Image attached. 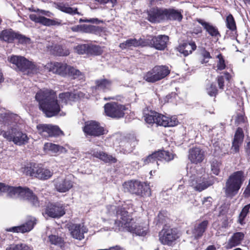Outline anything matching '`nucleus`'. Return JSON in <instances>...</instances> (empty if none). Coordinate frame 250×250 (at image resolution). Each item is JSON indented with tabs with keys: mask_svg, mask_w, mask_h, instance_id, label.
<instances>
[{
	"mask_svg": "<svg viewBox=\"0 0 250 250\" xmlns=\"http://www.w3.org/2000/svg\"><path fill=\"white\" fill-rule=\"evenodd\" d=\"M79 22H90V23H99L100 22H102V21L98 20L97 18H92L90 19H80L79 20Z\"/></svg>",
	"mask_w": 250,
	"mask_h": 250,
	"instance_id": "57",
	"label": "nucleus"
},
{
	"mask_svg": "<svg viewBox=\"0 0 250 250\" xmlns=\"http://www.w3.org/2000/svg\"><path fill=\"white\" fill-rule=\"evenodd\" d=\"M216 58L218 59L217 61L216 71H221L225 69L226 67V65L223 55L220 53L217 55Z\"/></svg>",
	"mask_w": 250,
	"mask_h": 250,
	"instance_id": "48",
	"label": "nucleus"
},
{
	"mask_svg": "<svg viewBox=\"0 0 250 250\" xmlns=\"http://www.w3.org/2000/svg\"><path fill=\"white\" fill-rule=\"evenodd\" d=\"M68 229L72 237L79 240L83 239L84 238V233L88 232V229L83 224H70Z\"/></svg>",
	"mask_w": 250,
	"mask_h": 250,
	"instance_id": "22",
	"label": "nucleus"
},
{
	"mask_svg": "<svg viewBox=\"0 0 250 250\" xmlns=\"http://www.w3.org/2000/svg\"><path fill=\"white\" fill-rule=\"evenodd\" d=\"M34 12H38L40 14L45 15L48 17H52L53 16V14L49 11L41 10L38 8L37 9V10H34Z\"/></svg>",
	"mask_w": 250,
	"mask_h": 250,
	"instance_id": "58",
	"label": "nucleus"
},
{
	"mask_svg": "<svg viewBox=\"0 0 250 250\" xmlns=\"http://www.w3.org/2000/svg\"><path fill=\"white\" fill-rule=\"evenodd\" d=\"M168 41V36L165 35H159L152 37L151 39H145V44H146V46H148L156 50L163 51L167 47Z\"/></svg>",
	"mask_w": 250,
	"mask_h": 250,
	"instance_id": "12",
	"label": "nucleus"
},
{
	"mask_svg": "<svg viewBox=\"0 0 250 250\" xmlns=\"http://www.w3.org/2000/svg\"><path fill=\"white\" fill-rule=\"evenodd\" d=\"M246 153L247 154L248 160L250 162V142H249L247 144Z\"/></svg>",
	"mask_w": 250,
	"mask_h": 250,
	"instance_id": "62",
	"label": "nucleus"
},
{
	"mask_svg": "<svg viewBox=\"0 0 250 250\" xmlns=\"http://www.w3.org/2000/svg\"><path fill=\"white\" fill-rule=\"evenodd\" d=\"M66 153H68L70 154V156L72 158L76 159L79 157V151L75 148H69V150H67Z\"/></svg>",
	"mask_w": 250,
	"mask_h": 250,
	"instance_id": "56",
	"label": "nucleus"
},
{
	"mask_svg": "<svg viewBox=\"0 0 250 250\" xmlns=\"http://www.w3.org/2000/svg\"><path fill=\"white\" fill-rule=\"evenodd\" d=\"M0 191L6 192L11 198H18L28 201L36 207H43L45 206L42 201H39L32 190L26 187H14L5 185L0 183Z\"/></svg>",
	"mask_w": 250,
	"mask_h": 250,
	"instance_id": "3",
	"label": "nucleus"
},
{
	"mask_svg": "<svg viewBox=\"0 0 250 250\" xmlns=\"http://www.w3.org/2000/svg\"><path fill=\"white\" fill-rule=\"evenodd\" d=\"M95 1L100 4H105L109 2H111L112 3H114L116 2V0H95Z\"/></svg>",
	"mask_w": 250,
	"mask_h": 250,
	"instance_id": "60",
	"label": "nucleus"
},
{
	"mask_svg": "<svg viewBox=\"0 0 250 250\" xmlns=\"http://www.w3.org/2000/svg\"><path fill=\"white\" fill-rule=\"evenodd\" d=\"M173 158L174 155L172 153L167 151L159 150L149 155L145 159L144 162L145 164L156 163V165L158 166L159 165L158 161H164L168 162L173 160Z\"/></svg>",
	"mask_w": 250,
	"mask_h": 250,
	"instance_id": "13",
	"label": "nucleus"
},
{
	"mask_svg": "<svg viewBox=\"0 0 250 250\" xmlns=\"http://www.w3.org/2000/svg\"><path fill=\"white\" fill-rule=\"evenodd\" d=\"M70 66L66 63L53 62L48 63L45 65V69L49 72L57 74L62 76H65L68 74V67Z\"/></svg>",
	"mask_w": 250,
	"mask_h": 250,
	"instance_id": "19",
	"label": "nucleus"
},
{
	"mask_svg": "<svg viewBox=\"0 0 250 250\" xmlns=\"http://www.w3.org/2000/svg\"><path fill=\"white\" fill-rule=\"evenodd\" d=\"M36 224V219L34 217H32L24 224L19 226L7 228L5 229V230L9 232L24 233L32 229Z\"/></svg>",
	"mask_w": 250,
	"mask_h": 250,
	"instance_id": "24",
	"label": "nucleus"
},
{
	"mask_svg": "<svg viewBox=\"0 0 250 250\" xmlns=\"http://www.w3.org/2000/svg\"><path fill=\"white\" fill-rule=\"evenodd\" d=\"M20 246H21L22 248V250H33L32 248L29 247L28 246L25 245V244H20Z\"/></svg>",
	"mask_w": 250,
	"mask_h": 250,
	"instance_id": "64",
	"label": "nucleus"
},
{
	"mask_svg": "<svg viewBox=\"0 0 250 250\" xmlns=\"http://www.w3.org/2000/svg\"><path fill=\"white\" fill-rule=\"evenodd\" d=\"M199 167H191L188 170L189 177L188 184L195 190L201 192L213 184V182L208 180L206 174H202L199 172Z\"/></svg>",
	"mask_w": 250,
	"mask_h": 250,
	"instance_id": "4",
	"label": "nucleus"
},
{
	"mask_svg": "<svg viewBox=\"0 0 250 250\" xmlns=\"http://www.w3.org/2000/svg\"><path fill=\"white\" fill-rule=\"evenodd\" d=\"M49 242L51 244L62 247L63 244V240L61 237L56 235H50L48 236Z\"/></svg>",
	"mask_w": 250,
	"mask_h": 250,
	"instance_id": "44",
	"label": "nucleus"
},
{
	"mask_svg": "<svg viewBox=\"0 0 250 250\" xmlns=\"http://www.w3.org/2000/svg\"><path fill=\"white\" fill-rule=\"evenodd\" d=\"M244 236L245 234L242 232L234 233L229 239L227 245V248L231 249L238 246L243 240Z\"/></svg>",
	"mask_w": 250,
	"mask_h": 250,
	"instance_id": "31",
	"label": "nucleus"
},
{
	"mask_svg": "<svg viewBox=\"0 0 250 250\" xmlns=\"http://www.w3.org/2000/svg\"><path fill=\"white\" fill-rule=\"evenodd\" d=\"M188 159L193 163H201L204 159V152L199 147H194L189 150Z\"/></svg>",
	"mask_w": 250,
	"mask_h": 250,
	"instance_id": "26",
	"label": "nucleus"
},
{
	"mask_svg": "<svg viewBox=\"0 0 250 250\" xmlns=\"http://www.w3.org/2000/svg\"><path fill=\"white\" fill-rule=\"evenodd\" d=\"M126 208L125 205L124 207L107 206L109 213H114L116 211V218L114 219L115 230L127 231L139 236L146 235L148 230L147 224L133 218L125 210Z\"/></svg>",
	"mask_w": 250,
	"mask_h": 250,
	"instance_id": "2",
	"label": "nucleus"
},
{
	"mask_svg": "<svg viewBox=\"0 0 250 250\" xmlns=\"http://www.w3.org/2000/svg\"><path fill=\"white\" fill-rule=\"evenodd\" d=\"M30 19L36 23H39L45 26L62 25H66V23H62L61 20L55 19L52 20L46 18L40 15H37L33 14L29 15Z\"/></svg>",
	"mask_w": 250,
	"mask_h": 250,
	"instance_id": "21",
	"label": "nucleus"
},
{
	"mask_svg": "<svg viewBox=\"0 0 250 250\" xmlns=\"http://www.w3.org/2000/svg\"><path fill=\"white\" fill-rule=\"evenodd\" d=\"M197 21L201 24L206 31L212 37L218 38L220 36L217 28L210 23L207 22L202 19H197Z\"/></svg>",
	"mask_w": 250,
	"mask_h": 250,
	"instance_id": "30",
	"label": "nucleus"
},
{
	"mask_svg": "<svg viewBox=\"0 0 250 250\" xmlns=\"http://www.w3.org/2000/svg\"><path fill=\"white\" fill-rule=\"evenodd\" d=\"M92 155L105 163H115L116 162V159L113 157L112 155H108L107 154L103 151H96L95 150L91 152Z\"/></svg>",
	"mask_w": 250,
	"mask_h": 250,
	"instance_id": "37",
	"label": "nucleus"
},
{
	"mask_svg": "<svg viewBox=\"0 0 250 250\" xmlns=\"http://www.w3.org/2000/svg\"><path fill=\"white\" fill-rule=\"evenodd\" d=\"M231 76L228 72H225L223 75L217 77V83L220 89L224 90L225 82L229 81Z\"/></svg>",
	"mask_w": 250,
	"mask_h": 250,
	"instance_id": "40",
	"label": "nucleus"
},
{
	"mask_svg": "<svg viewBox=\"0 0 250 250\" xmlns=\"http://www.w3.org/2000/svg\"><path fill=\"white\" fill-rule=\"evenodd\" d=\"M170 73L168 67L166 65H157L148 71L144 76V79L149 83H155L160 81Z\"/></svg>",
	"mask_w": 250,
	"mask_h": 250,
	"instance_id": "9",
	"label": "nucleus"
},
{
	"mask_svg": "<svg viewBox=\"0 0 250 250\" xmlns=\"http://www.w3.org/2000/svg\"><path fill=\"white\" fill-rule=\"evenodd\" d=\"M135 143H136V142H135V139L133 138H132V142H131V144L130 145L131 146L132 145H133V146H131V148H129L128 149H125V153H129L130 152H131L132 151L133 147L134 146Z\"/></svg>",
	"mask_w": 250,
	"mask_h": 250,
	"instance_id": "63",
	"label": "nucleus"
},
{
	"mask_svg": "<svg viewBox=\"0 0 250 250\" xmlns=\"http://www.w3.org/2000/svg\"><path fill=\"white\" fill-rule=\"evenodd\" d=\"M83 131L87 135L93 136H99L104 134V128L96 121H91L86 122Z\"/></svg>",
	"mask_w": 250,
	"mask_h": 250,
	"instance_id": "17",
	"label": "nucleus"
},
{
	"mask_svg": "<svg viewBox=\"0 0 250 250\" xmlns=\"http://www.w3.org/2000/svg\"><path fill=\"white\" fill-rule=\"evenodd\" d=\"M145 39H140L137 40L136 39H129L125 42L120 44V47L122 49H132L133 47L138 46H146L145 44Z\"/></svg>",
	"mask_w": 250,
	"mask_h": 250,
	"instance_id": "27",
	"label": "nucleus"
},
{
	"mask_svg": "<svg viewBox=\"0 0 250 250\" xmlns=\"http://www.w3.org/2000/svg\"><path fill=\"white\" fill-rule=\"evenodd\" d=\"M50 51L53 54L60 56H67L69 54L68 50L65 48H64L60 45H55V46H51Z\"/></svg>",
	"mask_w": 250,
	"mask_h": 250,
	"instance_id": "39",
	"label": "nucleus"
},
{
	"mask_svg": "<svg viewBox=\"0 0 250 250\" xmlns=\"http://www.w3.org/2000/svg\"><path fill=\"white\" fill-rule=\"evenodd\" d=\"M8 61L16 69L21 71L23 74L30 75L39 72V68L24 57L12 55L8 58Z\"/></svg>",
	"mask_w": 250,
	"mask_h": 250,
	"instance_id": "6",
	"label": "nucleus"
},
{
	"mask_svg": "<svg viewBox=\"0 0 250 250\" xmlns=\"http://www.w3.org/2000/svg\"><path fill=\"white\" fill-rule=\"evenodd\" d=\"M39 133L45 138L49 137V125L40 124L37 126Z\"/></svg>",
	"mask_w": 250,
	"mask_h": 250,
	"instance_id": "42",
	"label": "nucleus"
},
{
	"mask_svg": "<svg viewBox=\"0 0 250 250\" xmlns=\"http://www.w3.org/2000/svg\"><path fill=\"white\" fill-rule=\"evenodd\" d=\"M212 199L211 197H207L203 198L202 204L203 208L206 209L209 208L212 205Z\"/></svg>",
	"mask_w": 250,
	"mask_h": 250,
	"instance_id": "55",
	"label": "nucleus"
},
{
	"mask_svg": "<svg viewBox=\"0 0 250 250\" xmlns=\"http://www.w3.org/2000/svg\"><path fill=\"white\" fill-rule=\"evenodd\" d=\"M98 27L86 24H81V32L85 33H94L97 30Z\"/></svg>",
	"mask_w": 250,
	"mask_h": 250,
	"instance_id": "52",
	"label": "nucleus"
},
{
	"mask_svg": "<svg viewBox=\"0 0 250 250\" xmlns=\"http://www.w3.org/2000/svg\"><path fill=\"white\" fill-rule=\"evenodd\" d=\"M182 10L174 8H165V21H180L183 19Z\"/></svg>",
	"mask_w": 250,
	"mask_h": 250,
	"instance_id": "28",
	"label": "nucleus"
},
{
	"mask_svg": "<svg viewBox=\"0 0 250 250\" xmlns=\"http://www.w3.org/2000/svg\"><path fill=\"white\" fill-rule=\"evenodd\" d=\"M54 183L56 190L61 193L69 191L73 186L71 176L58 177L54 180Z\"/></svg>",
	"mask_w": 250,
	"mask_h": 250,
	"instance_id": "15",
	"label": "nucleus"
},
{
	"mask_svg": "<svg viewBox=\"0 0 250 250\" xmlns=\"http://www.w3.org/2000/svg\"><path fill=\"white\" fill-rule=\"evenodd\" d=\"M245 180L244 173L242 171L234 172L227 179L223 190L227 197H232L236 195Z\"/></svg>",
	"mask_w": 250,
	"mask_h": 250,
	"instance_id": "5",
	"label": "nucleus"
},
{
	"mask_svg": "<svg viewBox=\"0 0 250 250\" xmlns=\"http://www.w3.org/2000/svg\"><path fill=\"white\" fill-rule=\"evenodd\" d=\"M157 112L150 111L147 113H144V118L146 122L149 125L155 123V118H157Z\"/></svg>",
	"mask_w": 250,
	"mask_h": 250,
	"instance_id": "41",
	"label": "nucleus"
},
{
	"mask_svg": "<svg viewBox=\"0 0 250 250\" xmlns=\"http://www.w3.org/2000/svg\"><path fill=\"white\" fill-rule=\"evenodd\" d=\"M226 23L227 28L231 31H234L236 29L235 21L231 14L227 17Z\"/></svg>",
	"mask_w": 250,
	"mask_h": 250,
	"instance_id": "47",
	"label": "nucleus"
},
{
	"mask_svg": "<svg viewBox=\"0 0 250 250\" xmlns=\"http://www.w3.org/2000/svg\"><path fill=\"white\" fill-rule=\"evenodd\" d=\"M103 52L102 48L98 45L88 44V54L92 55H100Z\"/></svg>",
	"mask_w": 250,
	"mask_h": 250,
	"instance_id": "45",
	"label": "nucleus"
},
{
	"mask_svg": "<svg viewBox=\"0 0 250 250\" xmlns=\"http://www.w3.org/2000/svg\"><path fill=\"white\" fill-rule=\"evenodd\" d=\"M201 56L203 58L201 61L202 63H207L209 61V59L211 58V56L208 51L204 49L201 52Z\"/></svg>",
	"mask_w": 250,
	"mask_h": 250,
	"instance_id": "53",
	"label": "nucleus"
},
{
	"mask_svg": "<svg viewBox=\"0 0 250 250\" xmlns=\"http://www.w3.org/2000/svg\"><path fill=\"white\" fill-rule=\"evenodd\" d=\"M67 74L73 77L74 79H77L82 81H84L85 80V76L83 72L71 66L68 67Z\"/></svg>",
	"mask_w": 250,
	"mask_h": 250,
	"instance_id": "38",
	"label": "nucleus"
},
{
	"mask_svg": "<svg viewBox=\"0 0 250 250\" xmlns=\"http://www.w3.org/2000/svg\"><path fill=\"white\" fill-rule=\"evenodd\" d=\"M15 39H17L18 42L22 44L29 43L30 42V39L29 38L18 33H16V38Z\"/></svg>",
	"mask_w": 250,
	"mask_h": 250,
	"instance_id": "54",
	"label": "nucleus"
},
{
	"mask_svg": "<svg viewBox=\"0 0 250 250\" xmlns=\"http://www.w3.org/2000/svg\"><path fill=\"white\" fill-rule=\"evenodd\" d=\"M196 49V45L194 42L184 43L177 48L178 51L185 57L191 54Z\"/></svg>",
	"mask_w": 250,
	"mask_h": 250,
	"instance_id": "35",
	"label": "nucleus"
},
{
	"mask_svg": "<svg viewBox=\"0 0 250 250\" xmlns=\"http://www.w3.org/2000/svg\"><path fill=\"white\" fill-rule=\"evenodd\" d=\"M64 207L61 203L48 205L45 214L52 218H60L65 214Z\"/></svg>",
	"mask_w": 250,
	"mask_h": 250,
	"instance_id": "18",
	"label": "nucleus"
},
{
	"mask_svg": "<svg viewBox=\"0 0 250 250\" xmlns=\"http://www.w3.org/2000/svg\"><path fill=\"white\" fill-rule=\"evenodd\" d=\"M0 134L9 142H12L17 146H21L28 143L29 137L27 134L20 129L18 126H12L10 129L2 130Z\"/></svg>",
	"mask_w": 250,
	"mask_h": 250,
	"instance_id": "7",
	"label": "nucleus"
},
{
	"mask_svg": "<svg viewBox=\"0 0 250 250\" xmlns=\"http://www.w3.org/2000/svg\"><path fill=\"white\" fill-rule=\"evenodd\" d=\"M159 240L163 245L169 246L175 244L179 236L176 230L169 228H164L159 232Z\"/></svg>",
	"mask_w": 250,
	"mask_h": 250,
	"instance_id": "11",
	"label": "nucleus"
},
{
	"mask_svg": "<svg viewBox=\"0 0 250 250\" xmlns=\"http://www.w3.org/2000/svg\"><path fill=\"white\" fill-rule=\"evenodd\" d=\"M20 117L17 114L9 112L0 114V123L8 126L10 129L12 126L17 127V123L19 122Z\"/></svg>",
	"mask_w": 250,
	"mask_h": 250,
	"instance_id": "20",
	"label": "nucleus"
},
{
	"mask_svg": "<svg viewBox=\"0 0 250 250\" xmlns=\"http://www.w3.org/2000/svg\"><path fill=\"white\" fill-rule=\"evenodd\" d=\"M49 137L57 136L62 134V132L58 126L49 125Z\"/></svg>",
	"mask_w": 250,
	"mask_h": 250,
	"instance_id": "49",
	"label": "nucleus"
},
{
	"mask_svg": "<svg viewBox=\"0 0 250 250\" xmlns=\"http://www.w3.org/2000/svg\"><path fill=\"white\" fill-rule=\"evenodd\" d=\"M244 139V134L242 129L238 128L235 134L232 146L231 147V151L233 153H237L239 150V146L241 145Z\"/></svg>",
	"mask_w": 250,
	"mask_h": 250,
	"instance_id": "29",
	"label": "nucleus"
},
{
	"mask_svg": "<svg viewBox=\"0 0 250 250\" xmlns=\"http://www.w3.org/2000/svg\"><path fill=\"white\" fill-rule=\"evenodd\" d=\"M21 246L20 244L17 245H11L9 247L6 248V250H22Z\"/></svg>",
	"mask_w": 250,
	"mask_h": 250,
	"instance_id": "59",
	"label": "nucleus"
},
{
	"mask_svg": "<svg viewBox=\"0 0 250 250\" xmlns=\"http://www.w3.org/2000/svg\"><path fill=\"white\" fill-rule=\"evenodd\" d=\"M104 108L106 115L109 117L120 118L124 116L125 107L117 103H107L104 105Z\"/></svg>",
	"mask_w": 250,
	"mask_h": 250,
	"instance_id": "14",
	"label": "nucleus"
},
{
	"mask_svg": "<svg viewBox=\"0 0 250 250\" xmlns=\"http://www.w3.org/2000/svg\"><path fill=\"white\" fill-rule=\"evenodd\" d=\"M208 222L207 220L203 221L199 223H196L191 230H188L187 233L192 234V237L195 239L201 238L208 226Z\"/></svg>",
	"mask_w": 250,
	"mask_h": 250,
	"instance_id": "25",
	"label": "nucleus"
},
{
	"mask_svg": "<svg viewBox=\"0 0 250 250\" xmlns=\"http://www.w3.org/2000/svg\"><path fill=\"white\" fill-rule=\"evenodd\" d=\"M147 20L151 23H160L165 21V8L154 7L147 11Z\"/></svg>",
	"mask_w": 250,
	"mask_h": 250,
	"instance_id": "16",
	"label": "nucleus"
},
{
	"mask_svg": "<svg viewBox=\"0 0 250 250\" xmlns=\"http://www.w3.org/2000/svg\"><path fill=\"white\" fill-rule=\"evenodd\" d=\"M43 148L45 151L53 154L62 153L67 152L65 147L52 143H45Z\"/></svg>",
	"mask_w": 250,
	"mask_h": 250,
	"instance_id": "32",
	"label": "nucleus"
},
{
	"mask_svg": "<svg viewBox=\"0 0 250 250\" xmlns=\"http://www.w3.org/2000/svg\"><path fill=\"white\" fill-rule=\"evenodd\" d=\"M250 209V204L246 205L242 209L241 212H240L239 217H238V222L243 225L245 223L244 220L247 216V214L249 212V210Z\"/></svg>",
	"mask_w": 250,
	"mask_h": 250,
	"instance_id": "46",
	"label": "nucleus"
},
{
	"mask_svg": "<svg viewBox=\"0 0 250 250\" xmlns=\"http://www.w3.org/2000/svg\"><path fill=\"white\" fill-rule=\"evenodd\" d=\"M221 164L217 161L213 160L211 164V170L213 174L216 175H218L220 173V167Z\"/></svg>",
	"mask_w": 250,
	"mask_h": 250,
	"instance_id": "51",
	"label": "nucleus"
},
{
	"mask_svg": "<svg viewBox=\"0 0 250 250\" xmlns=\"http://www.w3.org/2000/svg\"><path fill=\"white\" fill-rule=\"evenodd\" d=\"M16 38V33L12 29H6L0 33V40L8 43L12 42Z\"/></svg>",
	"mask_w": 250,
	"mask_h": 250,
	"instance_id": "36",
	"label": "nucleus"
},
{
	"mask_svg": "<svg viewBox=\"0 0 250 250\" xmlns=\"http://www.w3.org/2000/svg\"><path fill=\"white\" fill-rule=\"evenodd\" d=\"M179 122L175 117H168L157 113L155 123L157 125L164 127H172L178 125Z\"/></svg>",
	"mask_w": 250,
	"mask_h": 250,
	"instance_id": "23",
	"label": "nucleus"
},
{
	"mask_svg": "<svg viewBox=\"0 0 250 250\" xmlns=\"http://www.w3.org/2000/svg\"><path fill=\"white\" fill-rule=\"evenodd\" d=\"M206 91L211 97H216L218 94V89L214 83H210L206 85Z\"/></svg>",
	"mask_w": 250,
	"mask_h": 250,
	"instance_id": "43",
	"label": "nucleus"
},
{
	"mask_svg": "<svg viewBox=\"0 0 250 250\" xmlns=\"http://www.w3.org/2000/svg\"><path fill=\"white\" fill-rule=\"evenodd\" d=\"M96 90L101 91L103 92H106L111 89V82L106 79L97 80L95 81Z\"/></svg>",
	"mask_w": 250,
	"mask_h": 250,
	"instance_id": "33",
	"label": "nucleus"
},
{
	"mask_svg": "<svg viewBox=\"0 0 250 250\" xmlns=\"http://www.w3.org/2000/svg\"><path fill=\"white\" fill-rule=\"evenodd\" d=\"M57 7L62 12L72 16L76 14L83 15L81 13L78 12L77 8L70 7L67 3H59L57 5Z\"/></svg>",
	"mask_w": 250,
	"mask_h": 250,
	"instance_id": "34",
	"label": "nucleus"
},
{
	"mask_svg": "<svg viewBox=\"0 0 250 250\" xmlns=\"http://www.w3.org/2000/svg\"><path fill=\"white\" fill-rule=\"evenodd\" d=\"M71 29L73 32H81V24L73 26Z\"/></svg>",
	"mask_w": 250,
	"mask_h": 250,
	"instance_id": "61",
	"label": "nucleus"
},
{
	"mask_svg": "<svg viewBox=\"0 0 250 250\" xmlns=\"http://www.w3.org/2000/svg\"><path fill=\"white\" fill-rule=\"evenodd\" d=\"M25 170L27 175L43 180L48 179L53 175V172L49 169L42 167L41 165L34 163L28 165Z\"/></svg>",
	"mask_w": 250,
	"mask_h": 250,
	"instance_id": "10",
	"label": "nucleus"
},
{
	"mask_svg": "<svg viewBox=\"0 0 250 250\" xmlns=\"http://www.w3.org/2000/svg\"><path fill=\"white\" fill-rule=\"evenodd\" d=\"M75 98V94L67 92L60 93L58 100L55 93L53 90L47 89L40 90L35 96L40 108L47 117L57 115L61 112L63 104H66L69 101H74Z\"/></svg>",
	"mask_w": 250,
	"mask_h": 250,
	"instance_id": "1",
	"label": "nucleus"
},
{
	"mask_svg": "<svg viewBox=\"0 0 250 250\" xmlns=\"http://www.w3.org/2000/svg\"><path fill=\"white\" fill-rule=\"evenodd\" d=\"M125 192L142 197H149L151 195V190L149 184L142 183L137 180H130L123 184Z\"/></svg>",
	"mask_w": 250,
	"mask_h": 250,
	"instance_id": "8",
	"label": "nucleus"
},
{
	"mask_svg": "<svg viewBox=\"0 0 250 250\" xmlns=\"http://www.w3.org/2000/svg\"><path fill=\"white\" fill-rule=\"evenodd\" d=\"M75 51L80 54H88V44H82L78 45L74 47Z\"/></svg>",
	"mask_w": 250,
	"mask_h": 250,
	"instance_id": "50",
	"label": "nucleus"
}]
</instances>
